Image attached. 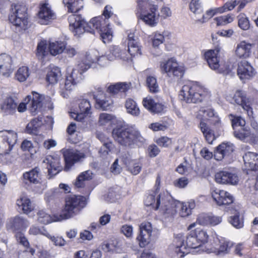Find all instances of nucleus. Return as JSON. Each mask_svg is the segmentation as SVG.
<instances>
[{
	"instance_id": "nucleus-55",
	"label": "nucleus",
	"mask_w": 258,
	"mask_h": 258,
	"mask_svg": "<svg viewBox=\"0 0 258 258\" xmlns=\"http://www.w3.org/2000/svg\"><path fill=\"white\" fill-rule=\"evenodd\" d=\"M164 33L159 31L154 32L151 35L152 44L154 48H158L164 42Z\"/></svg>"
},
{
	"instance_id": "nucleus-49",
	"label": "nucleus",
	"mask_w": 258,
	"mask_h": 258,
	"mask_svg": "<svg viewBox=\"0 0 258 258\" xmlns=\"http://www.w3.org/2000/svg\"><path fill=\"white\" fill-rule=\"evenodd\" d=\"M125 106L128 113L134 116H138L140 115V109L134 100L130 98L127 99L125 102Z\"/></svg>"
},
{
	"instance_id": "nucleus-42",
	"label": "nucleus",
	"mask_w": 258,
	"mask_h": 258,
	"mask_svg": "<svg viewBox=\"0 0 258 258\" xmlns=\"http://www.w3.org/2000/svg\"><path fill=\"white\" fill-rule=\"evenodd\" d=\"M116 120L114 115L107 113H101L99 114L98 123L100 126H111Z\"/></svg>"
},
{
	"instance_id": "nucleus-64",
	"label": "nucleus",
	"mask_w": 258,
	"mask_h": 258,
	"mask_svg": "<svg viewBox=\"0 0 258 258\" xmlns=\"http://www.w3.org/2000/svg\"><path fill=\"white\" fill-rule=\"evenodd\" d=\"M221 249L220 252H221L220 255H224L229 253L231 248L233 244L231 242L226 240L225 238L221 237Z\"/></svg>"
},
{
	"instance_id": "nucleus-7",
	"label": "nucleus",
	"mask_w": 258,
	"mask_h": 258,
	"mask_svg": "<svg viewBox=\"0 0 258 258\" xmlns=\"http://www.w3.org/2000/svg\"><path fill=\"white\" fill-rule=\"evenodd\" d=\"M85 205V199L82 196L74 195L68 197L66 200L64 208L59 214L60 219L63 220L73 217L78 214Z\"/></svg>"
},
{
	"instance_id": "nucleus-28",
	"label": "nucleus",
	"mask_w": 258,
	"mask_h": 258,
	"mask_svg": "<svg viewBox=\"0 0 258 258\" xmlns=\"http://www.w3.org/2000/svg\"><path fill=\"white\" fill-rule=\"evenodd\" d=\"M14 66L12 57L6 54L0 55V74L5 77H9L13 73Z\"/></svg>"
},
{
	"instance_id": "nucleus-20",
	"label": "nucleus",
	"mask_w": 258,
	"mask_h": 258,
	"mask_svg": "<svg viewBox=\"0 0 258 258\" xmlns=\"http://www.w3.org/2000/svg\"><path fill=\"white\" fill-rule=\"evenodd\" d=\"M158 9L157 5H153L150 8L149 10L137 16L146 25L150 27H155L159 21V14Z\"/></svg>"
},
{
	"instance_id": "nucleus-12",
	"label": "nucleus",
	"mask_w": 258,
	"mask_h": 258,
	"mask_svg": "<svg viewBox=\"0 0 258 258\" xmlns=\"http://www.w3.org/2000/svg\"><path fill=\"white\" fill-rule=\"evenodd\" d=\"M112 9L110 6H106L103 12V16L98 17H101L103 21H105V24H102L99 28H95L99 33L101 38L104 43L110 42L113 38L112 31L108 22L109 18L113 14Z\"/></svg>"
},
{
	"instance_id": "nucleus-37",
	"label": "nucleus",
	"mask_w": 258,
	"mask_h": 258,
	"mask_svg": "<svg viewBox=\"0 0 258 258\" xmlns=\"http://www.w3.org/2000/svg\"><path fill=\"white\" fill-rule=\"evenodd\" d=\"M234 151V146L230 143H223L219 145L214 154L216 160L220 161L226 156L230 155Z\"/></svg>"
},
{
	"instance_id": "nucleus-33",
	"label": "nucleus",
	"mask_w": 258,
	"mask_h": 258,
	"mask_svg": "<svg viewBox=\"0 0 258 258\" xmlns=\"http://www.w3.org/2000/svg\"><path fill=\"white\" fill-rule=\"evenodd\" d=\"M255 74L254 70L250 63L246 60H241L237 68V75L241 80L248 79Z\"/></svg>"
},
{
	"instance_id": "nucleus-58",
	"label": "nucleus",
	"mask_w": 258,
	"mask_h": 258,
	"mask_svg": "<svg viewBox=\"0 0 258 258\" xmlns=\"http://www.w3.org/2000/svg\"><path fill=\"white\" fill-rule=\"evenodd\" d=\"M232 214L233 216H231L229 219L230 223L235 228L239 229L243 226V221L242 218L239 217V213L237 211H233Z\"/></svg>"
},
{
	"instance_id": "nucleus-11",
	"label": "nucleus",
	"mask_w": 258,
	"mask_h": 258,
	"mask_svg": "<svg viewBox=\"0 0 258 258\" xmlns=\"http://www.w3.org/2000/svg\"><path fill=\"white\" fill-rule=\"evenodd\" d=\"M141 46L138 38L133 33H128L127 51L121 48L119 53V59L123 61L131 60L133 56L141 53Z\"/></svg>"
},
{
	"instance_id": "nucleus-41",
	"label": "nucleus",
	"mask_w": 258,
	"mask_h": 258,
	"mask_svg": "<svg viewBox=\"0 0 258 258\" xmlns=\"http://www.w3.org/2000/svg\"><path fill=\"white\" fill-rule=\"evenodd\" d=\"M61 77V73L59 68L55 66L50 67L47 72L46 80L50 84H55Z\"/></svg>"
},
{
	"instance_id": "nucleus-21",
	"label": "nucleus",
	"mask_w": 258,
	"mask_h": 258,
	"mask_svg": "<svg viewBox=\"0 0 258 258\" xmlns=\"http://www.w3.org/2000/svg\"><path fill=\"white\" fill-rule=\"evenodd\" d=\"M79 111L71 112L70 115L75 120L82 121L84 118L89 116L92 113L91 105L90 101L86 99L79 101Z\"/></svg>"
},
{
	"instance_id": "nucleus-31",
	"label": "nucleus",
	"mask_w": 258,
	"mask_h": 258,
	"mask_svg": "<svg viewBox=\"0 0 258 258\" xmlns=\"http://www.w3.org/2000/svg\"><path fill=\"white\" fill-rule=\"evenodd\" d=\"M120 158L133 174L137 175L140 173L142 166L139 161L132 159L131 155L128 153H122Z\"/></svg>"
},
{
	"instance_id": "nucleus-30",
	"label": "nucleus",
	"mask_w": 258,
	"mask_h": 258,
	"mask_svg": "<svg viewBox=\"0 0 258 258\" xmlns=\"http://www.w3.org/2000/svg\"><path fill=\"white\" fill-rule=\"evenodd\" d=\"M17 134L11 130H5L0 131V140L6 142L9 145L8 151L5 153L6 158L9 156V152L12 150L13 147L17 141Z\"/></svg>"
},
{
	"instance_id": "nucleus-54",
	"label": "nucleus",
	"mask_w": 258,
	"mask_h": 258,
	"mask_svg": "<svg viewBox=\"0 0 258 258\" xmlns=\"http://www.w3.org/2000/svg\"><path fill=\"white\" fill-rule=\"evenodd\" d=\"M209 215L205 213H202L198 215L196 222L190 224L187 230H190L195 228L197 223L202 226H209Z\"/></svg>"
},
{
	"instance_id": "nucleus-23",
	"label": "nucleus",
	"mask_w": 258,
	"mask_h": 258,
	"mask_svg": "<svg viewBox=\"0 0 258 258\" xmlns=\"http://www.w3.org/2000/svg\"><path fill=\"white\" fill-rule=\"evenodd\" d=\"M43 162L47 165V168L49 178L57 174L62 169L60 157L57 155L47 156Z\"/></svg>"
},
{
	"instance_id": "nucleus-15",
	"label": "nucleus",
	"mask_w": 258,
	"mask_h": 258,
	"mask_svg": "<svg viewBox=\"0 0 258 258\" xmlns=\"http://www.w3.org/2000/svg\"><path fill=\"white\" fill-rule=\"evenodd\" d=\"M22 181L26 185L38 184L41 191L45 189L47 187L46 182L42 180V175L40 169L35 167L28 171L23 173Z\"/></svg>"
},
{
	"instance_id": "nucleus-44",
	"label": "nucleus",
	"mask_w": 258,
	"mask_h": 258,
	"mask_svg": "<svg viewBox=\"0 0 258 258\" xmlns=\"http://www.w3.org/2000/svg\"><path fill=\"white\" fill-rule=\"evenodd\" d=\"M93 178V173L91 170L82 172L77 177L75 185L77 188L85 187L87 182Z\"/></svg>"
},
{
	"instance_id": "nucleus-3",
	"label": "nucleus",
	"mask_w": 258,
	"mask_h": 258,
	"mask_svg": "<svg viewBox=\"0 0 258 258\" xmlns=\"http://www.w3.org/2000/svg\"><path fill=\"white\" fill-rule=\"evenodd\" d=\"M9 20L18 32H23L29 27L27 8L22 2L14 3L11 5Z\"/></svg>"
},
{
	"instance_id": "nucleus-16",
	"label": "nucleus",
	"mask_w": 258,
	"mask_h": 258,
	"mask_svg": "<svg viewBox=\"0 0 258 258\" xmlns=\"http://www.w3.org/2000/svg\"><path fill=\"white\" fill-rule=\"evenodd\" d=\"M56 17V14L48 4V0L40 3L37 19L40 24L47 25L55 19Z\"/></svg>"
},
{
	"instance_id": "nucleus-40",
	"label": "nucleus",
	"mask_w": 258,
	"mask_h": 258,
	"mask_svg": "<svg viewBox=\"0 0 258 258\" xmlns=\"http://www.w3.org/2000/svg\"><path fill=\"white\" fill-rule=\"evenodd\" d=\"M37 216L38 222L43 224L62 221L59 214L51 216L45 210L43 209L39 210L37 213Z\"/></svg>"
},
{
	"instance_id": "nucleus-52",
	"label": "nucleus",
	"mask_w": 258,
	"mask_h": 258,
	"mask_svg": "<svg viewBox=\"0 0 258 258\" xmlns=\"http://www.w3.org/2000/svg\"><path fill=\"white\" fill-rule=\"evenodd\" d=\"M30 71L28 67L22 66L16 71L15 77L20 82H25L30 76Z\"/></svg>"
},
{
	"instance_id": "nucleus-35",
	"label": "nucleus",
	"mask_w": 258,
	"mask_h": 258,
	"mask_svg": "<svg viewBox=\"0 0 258 258\" xmlns=\"http://www.w3.org/2000/svg\"><path fill=\"white\" fill-rule=\"evenodd\" d=\"M244 170H258V154L252 152H246L243 156Z\"/></svg>"
},
{
	"instance_id": "nucleus-53",
	"label": "nucleus",
	"mask_w": 258,
	"mask_h": 258,
	"mask_svg": "<svg viewBox=\"0 0 258 258\" xmlns=\"http://www.w3.org/2000/svg\"><path fill=\"white\" fill-rule=\"evenodd\" d=\"M130 88V84L126 83H118L116 84L111 85L108 88L109 93L116 94L119 92H124Z\"/></svg>"
},
{
	"instance_id": "nucleus-1",
	"label": "nucleus",
	"mask_w": 258,
	"mask_h": 258,
	"mask_svg": "<svg viewBox=\"0 0 258 258\" xmlns=\"http://www.w3.org/2000/svg\"><path fill=\"white\" fill-rule=\"evenodd\" d=\"M189 231L185 237L182 233L174 234L170 248L177 258H182L189 252L200 253L205 251L203 245L208 242L209 238L207 231L201 228Z\"/></svg>"
},
{
	"instance_id": "nucleus-18",
	"label": "nucleus",
	"mask_w": 258,
	"mask_h": 258,
	"mask_svg": "<svg viewBox=\"0 0 258 258\" xmlns=\"http://www.w3.org/2000/svg\"><path fill=\"white\" fill-rule=\"evenodd\" d=\"M152 232L153 228L150 222H145L140 224L137 240L141 247H144L150 242Z\"/></svg>"
},
{
	"instance_id": "nucleus-4",
	"label": "nucleus",
	"mask_w": 258,
	"mask_h": 258,
	"mask_svg": "<svg viewBox=\"0 0 258 258\" xmlns=\"http://www.w3.org/2000/svg\"><path fill=\"white\" fill-rule=\"evenodd\" d=\"M180 96L187 103L201 102L207 97H209V90L196 83L189 82L183 85L180 92Z\"/></svg>"
},
{
	"instance_id": "nucleus-61",
	"label": "nucleus",
	"mask_w": 258,
	"mask_h": 258,
	"mask_svg": "<svg viewBox=\"0 0 258 258\" xmlns=\"http://www.w3.org/2000/svg\"><path fill=\"white\" fill-rule=\"evenodd\" d=\"M146 83L151 92L156 93L159 91V87L155 77L148 76L147 78Z\"/></svg>"
},
{
	"instance_id": "nucleus-9",
	"label": "nucleus",
	"mask_w": 258,
	"mask_h": 258,
	"mask_svg": "<svg viewBox=\"0 0 258 258\" xmlns=\"http://www.w3.org/2000/svg\"><path fill=\"white\" fill-rule=\"evenodd\" d=\"M160 68L162 73L169 77L181 78L184 73V66L174 58H170L160 62Z\"/></svg>"
},
{
	"instance_id": "nucleus-47",
	"label": "nucleus",
	"mask_w": 258,
	"mask_h": 258,
	"mask_svg": "<svg viewBox=\"0 0 258 258\" xmlns=\"http://www.w3.org/2000/svg\"><path fill=\"white\" fill-rule=\"evenodd\" d=\"M220 242L221 237H218L216 235V237L214 238L213 242L205 247V252L208 253H214L216 255H220V250L222 245Z\"/></svg>"
},
{
	"instance_id": "nucleus-27",
	"label": "nucleus",
	"mask_w": 258,
	"mask_h": 258,
	"mask_svg": "<svg viewBox=\"0 0 258 258\" xmlns=\"http://www.w3.org/2000/svg\"><path fill=\"white\" fill-rule=\"evenodd\" d=\"M233 134L236 138L244 142L254 144L258 142V136L252 134L250 129L245 126L234 130Z\"/></svg>"
},
{
	"instance_id": "nucleus-56",
	"label": "nucleus",
	"mask_w": 258,
	"mask_h": 258,
	"mask_svg": "<svg viewBox=\"0 0 258 258\" xmlns=\"http://www.w3.org/2000/svg\"><path fill=\"white\" fill-rule=\"evenodd\" d=\"M113 148L114 145L111 142L107 141L106 142H104L99 151V154L100 157L103 159L107 158Z\"/></svg>"
},
{
	"instance_id": "nucleus-63",
	"label": "nucleus",
	"mask_w": 258,
	"mask_h": 258,
	"mask_svg": "<svg viewBox=\"0 0 258 258\" xmlns=\"http://www.w3.org/2000/svg\"><path fill=\"white\" fill-rule=\"evenodd\" d=\"M29 233L33 235L41 234L46 237L48 236V232L44 227H39L35 225H32L30 227L29 230Z\"/></svg>"
},
{
	"instance_id": "nucleus-48",
	"label": "nucleus",
	"mask_w": 258,
	"mask_h": 258,
	"mask_svg": "<svg viewBox=\"0 0 258 258\" xmlns=\"http://www.w3.org/2000/svg\"><path fill=\"white\" fill-rule=\"evenodd\" d=\"M49 45L50 54L53 56L61 53L66 48V43L60 41L50 42Z\"/></svg>"
},
{
	"instance_id": "nucleus-57",
	"label": "nucleus",
	"mask_w": 258,
	"mask_h": 258,
	"mask_svg": "<svg viewBox=\"0 0 258 258\" xmlns=\"http://www.w3.org/2000/svg\"><path fill=\"white\" fill-rule=\"evenodd\" d=\"M213 21L217 26H225L232 23L234 21V17L232 15L228 14L216 17Z\"/></svg>"
},
{
	"instance_id": "nucleus-24",
	"label": "nucleus",
	"mask_w": 258,
	"mask_h": 258,
	"mask_svg": "<svg viewBox=\"0 0 258 258\" xmlns=\"http://www.w3.org/2000/svg\"><path fill=\"white\" fill-rule=\"evenodd\" d=\"M66 162L65 170H68L75 163L81 161L85 157V154L78 151L73 150H62Z\"/></svg>"
},
{
	"instance_id": "nucleus-19",
	"label": "nucleus",
	"mask_w": 258,
	"mask_h": 258,
	"mask_svg": "<svg viewBox=\"0 0 258 258\" xmlns=\"http://www.w3.org/2000/svg\"><path fill=\"white\" fill-rule=\"evenodd\" d=\"M253 44L246 40L238 42L234 48V54L236 59L245 60L249 58L252 55V48Z\"/></svg>"
},
{
	"instance_id": "nucleus-36",
	"label": "nucleus",
	"mask_w": 258,
	"mask_h": 258,
	"mask_svg": "<svg viewBox=\"0 0 258 258\" xmlns=\"http://www.w3.org/2000/svg\"><path fill=\"white\" fill-rule=\"evenodd\" d=\"M98 94L94 95L96 107L104 110L109 109L112 104V100L105 96L102 88H98Z\"/></svg>"
},
{
	"instance_id": "nucleus-43",
	"label": "nucleus",
	"mask_w": 258,
	"mask_h": 258,
	"mask_svg": "<svg viewBox=\"0 0 258 258\" xmlns=\"http://www.w3.org/2000/svg\"><path fill=\"white\" fill-rule=\"evenodd\" d=\"M63 4L68 8V12L77 13L84 6L83 0H63Z\"/></svg>"
},
{
	"instance_id": "nucleus-5",
	"label": "nucleus",
	"mask_w": 258,
	"mask_h": 258,
	"mask_svg": "<svg viewBox=\"0 0 258 258\" xmlns=\"http://www.w3.org/2000/svg\"><path fill=\"white\" fill-rule=\"evenodd\" d=\"M113 139L119 144L129 146L135 142H143L145 140L140 132L133 127H116L112 132Z\"/></svg>"
},
{
	"instance_id": "nucleus-10",
	"label": "nucleus",
	"mask_w": 258,
	"mask_h": 258,
	"mask_svg": "<svg viewBox=\"0 0 258 258\" xmlns=\"http://www.w3.org/2000/svg\"><path fill=\"white\" fill-rule=\"evenodd\" d=\"M160 68L162 73L169 77L181 78L184 73V66L174 58H170L160 62Z\"/></svg>"
},
{
	"instance_id": "nucleus-45",
	"label": "nucleus",
	"mask_w": 258,
	"mask_h": 258,
	"mask_svg": "<svg viewBox=\"0 0 258 258\" xmlns=\"http://www.w3.org/2000/svg\"><path fill=\"white\" fill-rule=\"evenodd\" d=\"M49 53H50L49 46H48L47 41L44 39L41 40L38 43L37 46L36 53L37 56L42 59L47 56Z\"/></svg>"
},
{
	"instance_id": "nucleus-34",
	"label": "nucleus",
	"mask_w": 258,
	"mask_h": 258,
	"mask_svg": "<svg viewBox=\"0 0 258 258\" xmlns=\"http://www.w3.org/2000/svg\"><path fill=\"white\" fill-rule=\"evenodd\" d=\"M17 104L11 97H4L0 101V109L5 115H13L17 111Z\"/></svg>"
},
{
	"instance_id": "nucleus-14",
	"label": "nucleus",
	"mask_w": 258,
	"mask_h": 258,
	"mask_svg": "<svg viewBox=\"0 0 258 258\" xmlns=\"http://www.w3.org/2000/svg\"><path fill=\"white\" fill-rule=\"evenodd\" d=\"M82 80V74L74 67L71 72L67 74L64 84L60 85L59 93L60 95L64 98L68 97L69 92Z\"/></svg>"
},
{
	"instance_id": "nucleus-22",
	"label": "nucleus",
	"mask_w": 258,
	"mask_h": 258,
	"mask_svg": "<svg viewBox=\"0 0 258 258\" xmlns=\"http://www.w3.org/2000/svg\"><path fill=\"white\" fill-rule=\"evenodd\" d=\"M211 196L218 206L229 205L232 204L234 199L233 196L227 191L219 189H212Z\"/></svg>"
},
{
	"instance_id": "nucleus-50",
	"label": "nucleus",
	"mask_w": 258,
	"mask_h": 258,
	"mask_svg": "<svg viewBox=\"0 0 258 258\" xmlns=\"http://www.w3.org/2000/svg\"><path fill=\"white\" fill-rule=\"evenodd\" d=\"M42 117H38L32 119L26 126L27 133L30 134H36L38 129L42 124Z\"/></svg>"
},
{
	"instance_id": "nucleus-51",
	"label": "nucleus",
	"mask_w": 258,
	"mask_h": 258,
	"mask_svg": "<svg viewBox=\"0 0 258 258\" xmlns=\"http://www.w3.org/2000/svg\"><path fill=\"white\" fill-rule=\"evenodd\" d=\"M200 127L207 142L209 144H212L215 139L213 131L210 129L206 123L203 121H201Z\"/></svg>"
},
{
	"instance_id": "nucleus-59",
	"label": "nucleus",
	"mask_w": 258,
	"mask_h": 258,
	"mask_svg": "<svg viewBox=\"0 0 258 258\" xmlns=\"http://www.w3.org/2000/svg\"><path fill=\"white\" fill-rule=\"evenodd\" d=\"M217 14H219L218 8L209 9L205 12L201 19L197 20V21L201 23H205Z\"/></svg>"
},
{
	"instance_id": "nucleus-38",
	"label": "nucleus",
	"mask_w": 258,
	"mask_h": 258,
	"mask_svg": "<svg viewBox=\"0 0 258 258\" xmlns=\"http://www.w3.org/2000/svg\"><path fill=\"white\" fill-rule=\"evenodd\" d=\"M16 205L25 214H29L34 209L30 199L25 194H22L16 201Z\"/></svg>"
},
{
	"instance_id": "nucleus-13",
	"label": "nucleus",
	"mask_w": 258,
	"mask_h": 258,
	"mask_svg": "<svg viewBox=\"0 0 258 258\" xmlns=\"http://www.w3.org/2000/svg\"><path fill=\"white\" fill-rule=\"evenodd\" d=\"M220 49H209L204 53V58L207 62L209 67L213 70L220 74L226 75L229 70L227 68H224L223 65L220 63Z\"/></svg>"
},
{
	"instance_id": "nucleus-46",
	"label": "nucleus",
	"mask_w": 258,
	"mask_h": 258,
	"mask_svg": "<svg viewBox=\"0 0 258 258\" xmlns=\"http://www.w3.org/2000/svg\"><path fill=\"white\" fill-rule=\"evenodd\" d=\"M179 207H181L180 215L182 217H186L191 214L192 210L196 207V203L194 200H190L187 202H180Z\"/></svg>"
},
{
	"instance_id": "nucleus-17",
	"label": "nucleus",
	"mask_w": 258,
	"mask_h": 258,
	"mask_svg": "<svg viewBox=\"0 0 258 258\" xmlns=\"http://www.w3.org/2000/svg\"><path fill=\"white\" fill-rule=\"evenodd\" d=\"M121 52V48L118 46H112L110 48V53L107 55H102L98 57V52L96 50H91L90 53H93V58L95 59L94 66L97 63L101 67H105L108 65L110 61H112L116 58L119 59V53Z\"/></svg>"
},
{
	"instance_id": "nucleus-32",
	"label": "nucleus",
	"mask_w": 258,
	"mask_h": 258,
	"mask_svg": "<svg viewBox=\"0 0 258 258\" xmlns=\"http://www.w3.org/2000/svg\"><path fill=\"white\" fill-rule=\"evenodd\" d=\"M29 225V222L26 219L17 216L10 219L6 226L8 230L16 231L26 229Z\"/></svg>"
},
{
	"instance_id": "nucleus-25",
	"label": "nucleus",
	"mask_w": 258,
	"mask_h": 258,
	"mask_svg": "<svg viewBox=\"0 0 258 258\" xmlns=\"http://www.w3.org/2000/svg\"><path fill=\"white\" fill-rule=\"evenodd\" d=\"M215 181L222 184H237L239 181L238 176L227 170L220 171L215 174Z\"/></svg>"
},
{
	"instance_id": "nucleus-29",
	"label": "nucleus",
	"mask_w": 258,
	"mask_h": 258,
	"mask_svg": "<svg viewBox=\"0 0 258 258\" xmlns=\"http://www.w3.org/2000/svg\"><path fill=\"white\" fill-rule=\"evenodd\" d=\"M233 99L236 104L241 106L242 108L246 111L248 116H252L253 111L249 100L246 98L244 92L240 90L237 91L234 95Z\"/></svg>"
},
{
	"instance_id": "nucleus-2",
	"label": "nucleus",
	"mask_w": 258,
	"mask_h": 258,
	"mask_svg": "<svg viewBox=\"0 0 258 258\" xmlns=\"http://www.w3.org/2000/svg\"><path fill=\"white\" fill-rule=\"evenodd\" d=\"M68 21L70 24V29L74 35L83 34L85 32L91 33H95V28H99L102 24H105L101 17L92 18L89 23H87L80 15L72 14L69 17Z\"/></svg>"
},
{
	"instance_id": "nucleus-26",
	"label": "nucleus",
	"mask_w": 258,
	"mask_h": 258,
	"mask_svg": "<svg viewBox=\"0 0 258 258\" xmlns=\"http://www.w3.org/2000/svg\"><path fill=\"white\" fill-rule=\"evenodd\" d=\"M197 118L204 122L205 120H210L215 125H219L221 121L218 115L214 112V110L211 108L202 107L197 112Z\"/></svg>"
},
{
	"instance_id": "nucleus-8",
	"label": "nucleus",
	"mask_w": 258,
	"mask_h": 258,
	"mask_svg": "<svg viewBox=\"0 0 258 258\" xmlns=\"http://www.w3.org/2000/svg\"><path fill=\"white\" fill-rule=\"evenodd\" d=\"M43 99V96L42 95L33 91L31 94L26 97L23 102L17 105V110L19 112H23L27 109L34 115L40 110Z\"/></svg>"
},
{
	"instance_id": "nucleus-39",
	"label": "nucleus",
	"mask_w": 258,
	"mask_h": 258,
	"mask_svg": "<svg viewBox=\"0 0 258 258\" xmlns=\"http://www.w3.org/2000/svg\"><path fill=\"white\" fill-rule=\"evenodd\" d=\"M93 53L87 52L84 58L75 67L83 75L90 68L94 66L95 59L93 58Z\"/></svg>"
},
{
	"instance_id": "nucleus-60",
	"label": "nucleus",
	"mask_w": 258,
	"mask_h": 258,
	"mask_svg": "<svg viewBox=\"0 0 258 258\" xmlns=\"http://www.w3.org/2000/svg\"><path fill=\"white\" fill-rule=\"evenodd\" d=\"M229 119L231 121L232 126L234 130H237L236 127L238 126L242 127L245 125V120L240 116L230 114L229 115Z\"/></svg>"
},
{
	"instance_id": "nucleus-62",
	"label": "nucleus",
	"mask_w": 258,
	"mask_h": 258,
	"mask_svg": "<svg viewBox=\"0 0 258 258\" xmlns=\"http://www.w3.org/2000/svg\"><path fill=\"white\" fill-rule=\"evenodd\" d=\"M238 26L243 30H247L250 27L249 22L248 18L244 14H240L238 16Z\"/></svg>"
},
{
	"instance_id": "nucleus-6",
	"label": "nucleus",
	"mask_w": 258,
	"mask_h": 258,
	"mask_svg": "<svg viewBox=\"0 0 258 258\" xmlns=\"http://www.w3.org/2000/svg\"><path fill=\"white\" fill-rule=\"evenodd\" d=\"M179 205L180 202L173 199L167 191L161 192L157 197L156 209L160 210L165 217L175 215Z\"/></svg>"
}]
</instances>
